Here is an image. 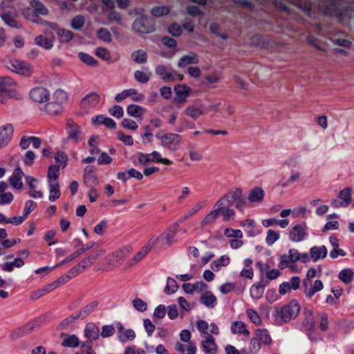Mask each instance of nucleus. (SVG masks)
Listing matches in <instances>:
<instances>
[{
    "mask_svg": "<svg viewBox=\"0 0 354 354\" xmlns=\"http://www.w3.org/2000/svg\"><path fill=\"white\" fill-rule=\"evenodd\" d=\"M93 266L95 271L110 272L120 266L114 252H106L102 248L94 250L89 256L82 260L72 270L82 272Z\"/></svg>",
    "mask_w": 354,
    "mask_h": 354,
    "instance_id": "obj_1",
    "label": "nucleus"
},
{
    "mask_svg": "<svg viewBox=\"0 0 354 354\" xmlns=\"http://www.w3.org/2000/svg\"><path fill=\"white\" fill-rule=\"evenodd\" d=\"M48 8L38 0H32L30 1L29 6L21 10L24 17L35 24H41L46 26L47 21L41 19V17L48 15Z\"/></svg>",
    "mask_w": 354,
    "mask_h": 354,
    "instance_id": "obj_2",
    "label": "nucleus"
},
{
    "mask_svg": "<svg viewBox=\"0 0 354 354\" xmlns=\"http://www.w3.org/2000/svg\"><path fill=\"white\" fill-rule=\"evenodd\" d=\"M301 306L296 299L290 301L288 304L277 308L274 317L279 324L287 323L295 319L299 314Z\"/></svg>",
    "mask_w": 354,
    "mask_h": 354,
    "instance_id": "obj_3",
    "label": "nucleus"
},
{
    "mask_svg": "<svg viewBox=\"0 0 354 354\" xmlns=\"http://www.w3.org/2000/svg\"><path fill=\"white\" fill-rule=\"evenodd\" d=\"M66 92L62 89H57L53 95H50V100L41 109L49 115H57L62 113L63 105L68 101Z\"/></svg>",
    "mask_w": 354,
    "mask_h": 354,
    "instance_id": "obj_4",
    "label": "nucleus"
},
{
    "mask_svg": "<svg viewBox=\"0 0 354 354\" xmlns=\"http://www.w3.org/2000/svg\"><path fill=\"white\" fill-rule=\"evenodd\" d=\"M19 97L17 83L9 76H0V102L5 104L8 98L18 99Z\"/></svg>",
    "mask_w": 354,
    "mask_h": 354,
    "instance_id": "obj_5",
    "label": "nucleus"
},
{
    "mask_svg": "<svg viewBox=\"0 0 354 354\" xmlns=\"http://www.w3.org/2000/svg\"><path fill=\"white\" fill-rule=\"evenodd\" d=\"M2 64L11 71L20 75L30 76L33 73V67L30 64L12 57H5Z\"/></svg>",
    "mask_w": 354,
    "mask_h": 354,
    "instance_id": "obj_6",
    "label": "nucleus"
},
{
    "mask_svg": "<svg viewBox=\"0 0 354 354\" xmlns=\"http://www.w3.org/2000/svg\"><path fill=\"white\" fill-rule=\"evenodd\" d=\"M162 243L160 235H153L149 238L147 243L140 249V250L136 254L133 258L131 260V265L134 266L139 261L145 258V257L149 253V252L154 248L158 247Z\"/></svg>",
    "mask_w": 354,
    "mask_h": 354,
    "instance_id": "obj_7",
    "label": "nucleus"
},
{
    "mask_svg": "<svg viewBox=\"0 0 354 354\" xmlns=\"http://www.w3.org/2000/svg\"><path fill=\"white\" fill-rule=\"evenodd\" d=\"M299 260V250L295 248L290 249L288 254H283L280 257L279 268L281 270L289 268L292 272H297L295 263Z\"/></svg>",
    "mask_w": 354,
    "mask_h": 354,
    "instance_id": "obj_8",
    "label": "nucleus"
},
{
    "mask_svg": "<svg viewBox=\"0 0 354 354\" xmlns=\"http://www.w3.org/2000/svg\"><path fill=\"white\" fill-rule=\"evenodd\" d=\"M214 208L221 215L224 221H230L235 217V212L230 208V201L227 196H224L220 198L214 205Z\"/></svg>",
    "mask_w": 354,
    "mask_h": 354,
    "instance_id": "obj_9",
    "label": "nucleus"
},
{
    "mask_svg": "<svg viewBox=\"0 0 354 354\" xmlns=\"http://www.w3.org/2000/svg\"><path fill=\"white\" fill-rule=\"evenodd\" d=\"M196 327L202 337L220 334V328L214 322L209 323L204 319H198L196 322Z\"/></svg>",
    "mask_w": 354,
    "mask_h": 354,
    "instance_id": "obj_10",
    "label": "nucleus"
},
{
    "mask_svg": "<svg viewBox=\"0 0 354 354\" xmlns=\"http://www.w3.org/2000/svg\"><path fill=\"white\" fill-rule=\"evenodd\" d=\"M137 157L138 162L142 165H146L149 162H160L165 165L172 164L171 160L162 158L161 154L156 151L151 153H139Z\"/></svg>",
    "mask_w": 354,
    "mask_h": 354,
    "instance_id": "obj_11",
    "label": "nucleus"
},
{
    "mask_svg": "<svg viewBox=\"0 0 354 354\" xmlns=\"http://www.w3.org/2000/svg\"><path fill=\"white\" fill-rule=\"evenodd\" d=\"M182 138L175 133H167L160 137L162 146L171 151H176L179 148Z\"/></svg>",
    "mask_w": 354,
    "mask_h": 354,
    "instance_id": "obj_12",
    "label": "nucleus"
},
{
    "mask_svg": "<svg viewBox=\"0 0 354 354\" xmlns=\"http://www.w3.org/2000/svg\"><path fill=\"white\" fill-rule=\"evenodd\" d=\"M156 73L160 75L165 82L182 80L183 75L177 73L174 70L168 68L164 65H159L156 68Z\"/></svg>",
    "mask_w": 354,
    "mask_h": 354,
    "instance_id": "obj_13",
    "label": "nucleus"
},
{
    "mask_svg": "<svg viewBox=\"0 0 354 354\" xmlns=\"http://www.w3.org/2000/svg\"><path fill=\"white\" fill-rule=\"evenodd\" d=\"M308 236V227L305 223L293 226L289 233V237L293 242H301Z\"/></svg>",
    "mask_w": 354,
    "mask_h": 354,
    "instance_id": "obj_14",
    "label": "nucleus"
},
{
    "mask_svg": "<svg viewBox=\"0 0 354 354\" xmlns=\"http://www.w3.org/2000/svg\"><path fill=\"white\" fill-rule=\"evenodd\" d=\"M130 97L133 102H141L145 99V95L138 93L135 88H128L118 93L115 96V100L117 102H122L125 99Z\"/></svg>",
    "mask_w": 354,
    "mask_h": 354,
    "instance_id": "obj_15",
    "label": "nucleus"
},
{
    "mask_svg": "<svg viewBox=\"0 0 354 354\" xmlns=\"http://www.w3.org/2000/svg\"><path fill=\"white\" fill-rule=\"evenodd\" d=\"M14 134V126L10 123H6L0 126V149L7 147Z\"/></svg>",
    "mask_w": 354,
    "mask_h": 354,
    "instance_id": "obj_16",
    "label": "nucleus"
},
{
    "mask_svg": "<svg viewBox=\"0 0 354 354\" xmlns=\"http://www.w3.org/2000/svg\"><path fill=\"white\" fill-rule=\"evenodd\" d=\"M30 97L38 104L47 103L50 100V92L44 87L37 86L30 91Z\"/></svg>",
    "mask_w": 354,
    "mask_h": 354,
    "instance_id": "obj_17",
    "label": "nucleus"
},
{
    "mask_svg": "<svg viewBox=\"0 0 354 354\" xmlns=\"http://www.w3.org/2000/svg\"><path fill=\"white\" fill-rule=\"evenodd\" d=\"M66 133L68 138L75 142H78L82 139L83 133L81 127L77 123L75 122L73 120H68L66 121Z\"/></svg>",
    "mask_w": 354,
    "mask_h": 354,
    "instance_id": "obj_18",
    "label": "nucleus"
},
{
    "mask_svg": "<svg viewBox=\"0 0 354 354\" xmlns=\"http://www.w3.org/2000/svg\"><path fill=\"white\" fill-rule=\"evenodd\" d=\"M46 26L54 30L57 32L59 40L63 43H68L74 38V33L66 29L60 28L56 23L46 22Z\"/></svg>",
    "mask_w": 354,
    "mask_h": 354,
    "instance_id": "obj_19",
    "label": "nucleus"
},
{
    "mask_svg": "<svg viewBox=\"0 0 354 354\" xmlns=\"http://www.w3.org/2000/svg\"><path fill=\"white\" fill-rule=\"evenodd\" d=\"M200 346L205 354H216L218 351V346L213 335L203 337Z\"/></svg>",
    "mask_w": 354,
    "mask_h": 354,
    "instance_id": "obj_20",
    "label": "nucleus"
},
{
    "mask_svg": "<svg viewBox=\"0 0 354 354\" xmlns=\"http://www.w3.org/2000/svg\"><path fill=\"white\" fill-rule=\"evenodd\" d=\"M133 28L140 34H147L154 30L153 26L146 17H139L133 24Z\"/></svg>",
    "mask_w": 354,
    "mask_h": 354,
    "instance_id": "obj_21",
    "label": "nucleus"
},
{
    "mask_svg": "<svg viewBox=\"0 0 354 354\" xmlns=\"http://www.w3.org/2000/svg\"><path fill=\"white\" fill-rule=\"evenodd\" d=\"M174 101L176 103H185L192 92V88L185 84H179L174 86Z\"/></svg>",
    "mask_w": 354,
    "mask_h": 354,
    "instance_id": "obj_22",
    "label": "nucleus"
},
{
    "mask_svg": "<svg viewBox=\"0 0 354 354\" xmlns=\"http://www.w3.org/2000/svg\"><path fill=\"white\" fill-rule=\"evenodd\" d=\"M100 95L97 93L91 92L82 99L80 105L83 110L87 111L89 109L97 106V104L100 103Z\"/></svg>",
    "mask_w": 354,
    "mask_h": 354,
    "instance_id": "obj_23",
    "label": "nucleus"
},
{
    "mask_svg": "<svg viewBox=\"0 0 354 354\" xmlns=\"http://www.w3.org/2000/svg\"><path fill=\"white\" fill-rule=\"evenodd\" d=\"M205 113V111L203 104H189L183 110L184 115L194 120H198L200 117L203 116Z\"/></svg>",
    "mask_w": 354,
    "mask_h": 354,
    "instance_id": "obj_24",
    "label": "nucleus"
},
{
    "mask_svg": "<svg viewBox=\"0 0 354 354\" xmlns=\"http://www.w3.org/2000/svg\"><path fill=\"white\" fill-rule=\"evenodd\" d=\"M14 199V195L9 190L8 185L0 182V206L10 205Z\"/></svg>",
    "mask_w": 354,
    "mask_h": 354,
    "instance_id": "obj_25",
    "label": "nucleus"
},
{
    "mask_svg": "<svg viewBox=\"0 0 354 354\" xmlns=\"http://www.w3.org/2000/svg\"><path fill=\"white\" fill-rule=\"evenodd\" d=\"M230 331L235 335H242L245 337H248L250 335L248 325L242 321L232 322L230 326Z\"/></svg>",
    "mask_w": 354,
    "mask_h": 354,
    "instance_id": "obj_26",
    "label": "nucleus"
},
{
    "mask_svg": "<svg viewBox=\"0 0 354 354\" xmlns=\"http://www.w3.org/2000/svg\"><path fill=\"white\" fill-rule=\"evenodd\" d=\"M178 224L175 223L171 225L165 232L160 234L162 245H170L174 242L176 233L178 228Z\"/></svg>",
    "mask_w": 354,
    "mask_h": 354,
    "instance_id": "obj_27",
    "label": "nucleus"
},
{
    "mask_svg": "<svg viewBox=\"0 0 354 354\" xmlns=\"http://www.w3.org/2000/svg\"><path fill=\"white\" fill-rule=\"evenodd\" d=\"M338 197L342 201H338L337 200H334L333 201L332 204L335 207H347L352 201L351 189H344L339 193Z\"/></svg>",
    "mask_w": 354,
    "mask_h": 354,
    "instance_id": "obj_28",
    "label": "nucleus"
},
{
    "mask_svg": "<svg viewBox=\"0 0 354 354\" xmlns=\"http://www.w3.org/2000/svg\"><path fill=\"white\" fill-rule=\"evenodd\" d=\"M304 293L305 295L311 298L315 293L321 291L324 288V284L321 280H316L312 285L311 283L308 281L304 282Z\"/></svg>",
    "mask_w": 354,
    "mask_h": 354,
    "instance_id": "obj_29",
    "label": "nucleus"
},
{
    "mask_svg": "<svg viewBox=\"0 0 354 354\" xmlns=\"http://www.w3.org/2000/svg\"><path fill=\"white\" fill-rule=\"evenodd\" d=\"M175 348L180 354H196L197 351L196 345L194 342L183 343L177 342L175 344Z\"/></svg>",
    "mask_w": 354,
    "mask_h": 354,
    "instance_id": "obj_30",
    "label": "nucleus"
},
{
    "mask_svg": "<svg viewBox=\"0 0 354 354\" xmlns=\"http://www.w3.org/2000/svg\"><path fill=\"white\" fill-rule=\"evenodd\" d=\"M24 172L20 168H17L9 178L10 185L16 189H21L23 187L22 177Z\"/></svg>",
    "mask_w": 354,
    "mask_h": 354,
    "instance_id": "obj_31",
    "label": "nucleus"
},
{
    "mask_svg": "<svg viewBox=\"0 0 354 354\" xmlns=\"http://www.w3.org/2000/svg\"><path fill=\"white\" fill-rule=\"evenodd\" d=\"M92 122L95 125L104 124L109 129H115L116 128V122L113 119L103 115L93 117Z\"/></svg>",
    "mask_w": 354,
    "mask_h": 354,
    "instance_id": "obj_32",
    "label": "nucleus"
},
{
    "mask_svg": "<svg viewBox=\"0 0 354 354\" xmlns=\"http://www.w3.org/2000/svg\"><path fill=\"white\" fill-rule=\"evenodd\" d=\"M200 301L205 306L213 308L217 304V298L212 291L207 290L201 295Z\"/></svg>",
    "mask_w": 354,
    "mask_h": 354,
    "instance_id": "obj_33",
    "label": "nucleus"
},
{
    "mask_svg": "<svg viewBox=\"0 0 354 354\" xmlns=\"http://www.w3.org/2000/svg\"><path fill=\"white\" fill-rule=\"evenodd\" d=\"M255 336L260 342L266 346L271 345L272 342V337L266 328H257L254 330Z\"/></svg>",
    "mask_w": 354,
    "mask_h": 354,
    "instance_id": "obj_34",
    "label": "nucleus"
},
{
    "mask_svg": "<svg viewBox=\"0 0 354 354\" xmlns=\"http://www.w3.org/2000/svg\"><path fill=\"white\" fill-rule=\"evenodd\" d=\"M100 330L97 326L92 323L87 324L84 328V336L90 341L97 339Z\"/></svg>",
    "mask_w": 354,
    "mask_h": 354,
    "instance_id": "obj_35",
    "label": "nucleus"
},
{
    "mask_svg": "<svg viewBox=\"0 0 354 354\" xmlns=\"http://www.w3.org/2000/svg\"><path fill=\"white\" fill-rule=\"evenodd\" d=\"M127 114L134 118H142L145 113V109L136 104H131L127 107Z\"/></svg>",
    "mask_w": 354,
    "mask_h": 354,
    "instance_id": "obj_36",
    "label": "nucleus"
},
{
    "mask_svg": "<svg viewBox=\"0 0 354 354\" xmlns=\"http://www.w3.org/2000/svg\"><path fill=\"white\" fill-rule=\"evenodd\" d=\"M253 261L251 259H245L243 261V268L241 270L240 272V276L241 277L252 279L254 277V270L252 268Z\"/></svg>",
    "mask_w": 354,
    "mask_h": 354,
    "instance_id": "obj_37",
    "label": "nucleus"
},
{
    "mask_svg": "<svg viewBox=\"0 0 354 354\" xmlns=\"http://www.w3.org/2000/svg\"><path fill=\"white\" fill-rule=\"evenodd\" d=\"M327 252V249L324 245L320 247L314 246L310 250V256L314 261H317L320 259L325 258Z\"/></svg>",
    "mask_w": 354,
    "mask_h": 354,
    "instance_id": "obj_38",
    "label": "nucleus"
},
{
    "mask_svg": "<svg viewBox=\"0 0 354 354\" xmlns=\"http://www.w3.org/2000/svg\"><path fill=\"white\" fill-rule=\"evenodd\" d=\"M230 263V259L227 255H222L218 259L211 263V268L216 272L220 271L223 267L227 266Z\"/></svg>",
    "mask_w": 354,
    "mask_h": 354,
    "instance_id": "obj_39",
    "label": "nucleus"
},
{
    "mask_svg": "<svg viewBox=\"0 0 354 354\" xmlns=\"http://www.w3.org/2000/svg\"><path fill=\"white\" fill-rule=\"evenodd\" d=\"M302 326L307 330H311L315 328V321L313 313L311 310H306Z\"/></svg>",
    "mask_w": 354,
    "mask_h": 354,
    "instance_id": "obj_40",
    "label": "nucleus"
},
{
    "mask_svg": "<svg viewBox=\"0 0 354 354\" xmlns=\"http://www.w3.org/2000/svg\"><path fill=\"white\" fill-rule=\"evenodd\" d=\"M27 184L30 187V196L33 198H39L43 196L41 191L37 189L36 183L37 180L32 177L26 178Z\"/></svg>",
    "mask_w": 354,
    "mask_h": 354,
    "instance_id": "obj_41",
    "label": "nucleus"
},
{
    "mask_svg": "<svg viewBox=\"0 0 354 354\" xmlns=\"http://www.w3.org/2000/svg\"><path fill=\"white\" fill-rule=\"evenodd\" d=\"M199 62L197 55L193 53L192 55H184L178 63L179 67H185L189 64H196Z\"/></svg>",
    "mask_w": 354,
    "mask_h": 354,
    "instance_id": "obj_42",
    "label": "nucleus"
},
{
    "mask_svg": "<svg viewBox=\"0 0 354 354\" xmlns=\"http://www.w3.org/2000/svg\"><path fill=\"white\" fill-rule=\"evenodd\" d=\"M264 198V192L260 187H254L252 189L249 194L248 200L251 203L261 202Z\"/></svg>",
    "mask_w": 354,
    "mask_h": 354,
    "instance_id": "obj_43",
    "label": "nucleus"
},
{
    "mask_svg": "<svg viewBox=\"0 0 354 354\" xmlns=\"http://www.w3.org/2000/svg\"><path fill=\"white\" fill-rule=\"evenodd\" d=\"M50 191L48 198L50 201H54L60 197L61 192L59 185L57 181L49 182Z\"/></svg>",
    "mask_w": 354,
    "mask_h": 354,
    "instance_id": "obj_44",
    "label": "nucleus"
},
{
    "mask_svg": "<svg viewBox=\"0 0 354 354\" xmlns=\"http://www.w3.org/2000/svg\"><path fill=\"white\" fill-rule=\"evenodd\" d=\"M35 41L37 45L46 49H50L53 47V37L48 38L44 35H38L35 37Z\"/></svg>",
    "mask_w": 354,
    "mask_h": 354,
    "instance_id": "obj_45",
    "label": "nucleus"
},
{
    "mask_svg": "<svg viewBox=\"0 0 354 354\" xmlns=\"http://www.w3.org/2000/svg\"><path fill=\"white\" fill-rule=\"evenodd\" d=\"M247 317L250 321L256 326H259L262 324V319L259 314L252 308H248L245 311Z\"/></svg>",
    "mask_w": 354,
    "mask_h": 354,
    "instance_id": "obj_46",
    "label": "nucleus"
},
{
    "mask_svg": "<svg viewBox=\"0 0 354 354\" xmlns=\"http://www.w3.org/2000/svg\"><path fill=\"white\" fill-rule=\"evenodd\" d=\"M354 272L350 268H346L341 270L338 274V278L346 284L351 283L353 281Z\"/></svg>",
    "mask_w": 354,
    "mask_h": 354,
    "instance_id": "obj_47",
    "label": "nucleus"
},
{
    "mask_svg": "<svg viewBox=\"0 0 354 354\" xmlns=\"http://www.w3.org/2000/svg\"><path fill=\"white\" fill-rule=\"evenodd\" d=\"M80 342L75 335H67L63 340L62 345L64 347L76 348L79 346Z\"/></svg>",
    "mask_w": 354,
    "mask_h": 354,
    "instance_id": "obj_48",
    "label": "nucleus"
},
{
    "mask_svg": "<svg viewBox=\"0 0 354 354\" xmlns=\"http://www.w3.org/2000/svg\"><path fill=\"white\" fill-rule=\"evenodd\" d=\"M88 144L90 147L89 152L91 155H97L100 152V149L98 148L99 145V136H92L88 141Z\"/></svg>",
    "mask_w": 354,
    "mask_h": 354,
    "instance_id": "obj_49",
    "label": "nucleus"
},
{
    "mask_svg": "<svg viewBox=\"0 0 354 354\" xmlns=\"http://www.w3.org/2000/svg\"><path fill=\"white\" fill-rule=\"evenodd\" d=\"M85 22V17L83 15H78L71 19V27L75 30H80L84 27Z\"/></svg>",
    "mask_w": 354,
    "mask_h": 354,
    "instance_id": "obj_50",
    "label": "nucleus"
},
{
    "mask_svg": "<svg viewBox=\"0 0 354 354\" xmlns=\"http://www.w3.org/2000/svg\"><path fill=\"white\" fill-rule=\"evenodd\" d=\"M218 212L216 208L214 210L210 212L206 216L203 218L201 222L202 226H205L213 223L218 217Z\"/></svg>",
    "mask_w": 354,
    "mask_h": 354,
    "instance_id": "obj_51",
    "label": "nucleus"
},
{
    "mask_svg": "<svg viewBox=\"0 0 354 354\" xmlns=\"http://www.w3.org/2000/svg\"><path fill=\"white\" fill-rule=\"evenodd\" d=\"M263 287L259 284H253L250 289V295L253 299H259L263 295Z\"/></svg>",
    "mask_w": 354,
    "mask_h": 354,
    "instance_id": "obj_52",
    "label": "nucleus"
},
{
    "mask_svg": "<svg viewBox=\"0 0 354 354\" xmlns=\"http://www.w3.org/2000/svg\"><path fill=\"white\" fill-rule=\"evenodd\" d=\"M84 182L86 184L96 185L98 183L97 177L91 169H88V167L85 169L84 174Z\"/></svg>",
    "mask_w": 354,
    "mask_h": 354,
    "instance_id": "obj_53",
    "label": "nucleus"
},
{
    "mask_svg": "<svg viewBox=\"0 0 354 354\" xmlns=\"http://www.w3.org/2000/svg\"><path fill=\"white\" fill-rule=\"evenodd\" d=\"M131 57L133 60L138 64L145 63L147 59V53L142 50H138L133 53Z\"/></svg>",
    "mask_w": 354,
    "mask_h": 354,
    "instance_id": "obj_54",
    "label": "nucleus"
},
{
    "mask_svg": "<svg viewBox=\"0 0 354 354\" xmlns=\"http://www.w3.org/2000/svg\"><path fill=\"white\" fill-rule=\"evenodd\" d=\"M133 250L131 246H125L118 250L115 254L117 256V259L120 262L121 260L128 257L132 252Z\"/></svg>",
    "mask_w": 354,
    "mask_h": 354,
    "instance_id": "obj_55",
    "label": "nucleus"
},
{
    "mask_svg": "<svg viewBox=\"0 0 354 354\" xmlns=\"http://www.w3.org/2000/svg\"><path fill=\"white\" fill-rule=\"evenodd\" d=\"M280 238V233L273 230H269L267 232L266 242L268 245H271L278 241Z\"/></svg>",
    "mask_w": 354,
    "mask_h": 354,
    "instance_id": "obj_56",
    "label": "nucleus"
},
{
    "mask_svg": "<svg viewBox=\"0 0 354 354\" xmlns=\"http://www.w3.org/2000/svg\"><path fill=\"white\" fill-rule=\"evenodd\" d=\"M151 73L143 71H136L134 73L135 79L140 83L145 84L149 82Z\"/></svg>",
    "mask_w": 354,
    "mask_h": 354,
    "instance_id": "obj_57",
    "label": "nucleus"
},
{
    "mask_svg": "<svg viewBox=\"0 0 354 354\" xmlns=\"http://www.w3.org/2000/svg\"><path fill=\"white\" fill-rule=\"evenodd\" d=\"M55 159L56 160L55 166L57 167L64 168L66 166L68 158L64 153L60 151L57 152Z\"/></svg>",
    "mask_w": 354,
    "mask_h": 354,
    "instance_id": "obj_58",
    "label": "nucleus"
},
{
    "mask_svg": "<svg viewBox=\"0 0 354 354\" xmlns=\"http://www.w3.org/2000/svg\"><path fill=\"white\" fill-rule=\"evenodd\" d=\"M121 126L128 130L136 131L138 129L137 122L130 118H124L121 122Z\"/></svg>",
    "mask_w": 354,
    "mask_h": 354,
    "instance_id": "obj_59",
    "label": "nucleus"
},
{
    "mask_svg": "<svg viewBox=\"0 0 354 354\" xmlns=\"http://www.w3.org/2000/svg\"><path fill=\"white\" fill-rule=\"evenodd\" d=\"M97 35L98 39L104 42H110L112 40L111 35L106 28H100L97 32Z\"/></svg>",
    "mask_w": 354,
    "mask_h": 354,
    "instance_id": "obj_60",
    "label": "nucleus"
},
{
    "mask_svg": "<svg viewBox=\"0 0 354 354\" xmlns=\"http://www.w3.org/2000/svg\"><path fill=\"white\" fill-rule=\"evenodd\" d=\"M224 235L230 239L243 238V232L240 230H235L231 227H227L224 230Z\"/></svg>",
    "mask_w": 354,
    "mask_h": 354,
    "instance_id": "obj_61",
    "label": "nucleus"
},
{
    "mask_svg": "<svg viewBox=\"0 0 354 354\" xmlns=\"http://www.w3.org/2000/svg\"><path fill=\"white\" fill-rule=\"evenodd\" d=\"M59 168L55 165H50L48 170V178L49 182L57 181L59 176Z\"/></svg>",
    "mask_w": 354,
    "mask_h": 354,
    "instance_id": "obj_62",
    "label": "nucleus"
},
{
    "mask_svg": "<svg viewBox=\"0 0 354 354\" xmlns=\"http://www.w3.org/2000/svg\"><path fill=\"white\" fill-rule=\"evenodd\" d=\"M177 289L178 285L176 281L174 279L169 277L167 281V286L165 288V292L167 294L170 295L174 293Z\"/></svg>",
    "mask_w": 354,
    "mask_h": 354,
    "instance_id": "obj_63",
    "label": "nucleus"
},
{
    "mask_svg": "<svg viewBox=\"0 0 354 354\" xmlns=\"http://www.w3.org/2000/svg\"><path fill=\"white\" fill-rule=\"evenodd\" d=\"M56 232L55 230H49L46 232L44 236V241L48 246H51L57 243L55 239Z\"/></svg>",
    "mask_w": 354,
    "mask_h": 354,
    "instance_id": "obj_64",
    "label": "nucleus"
}]
</instances>
